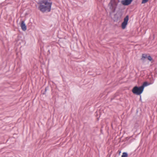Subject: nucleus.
Returning a JSON list of instances; mask_svg holds the SVG:
<instances>
[{"label":"nucleus","instance_id":"nucleus-1","mask_svg":"<svg viewBox=\"0 0 157 157\" xmlns=\"http://www.w3.org/2000/svg\"><path fill=\"white\" fill-rule=\"evenodd\" d=\"M39 6L38 9L42 13L50 11L52 5V2H49L48 0L40 1L38 3Z\"/></svg>","mask_w":157,"mask_h":157},{"label":"nucleus","instance_id":"nucleus-2","mask_svg":"<svg viewBox=\"0 0 157 157\" xmlns=\"http://www.w3.org/2000/svg\"><path fill=\"white\" fill-rule=\"evenodd\" d=\"M143 90L141 86L138 87L136 86L133 88L132 91L134 94L139 95L142 93Z\"/></svg>","mask_w":157,"mask_h":157},{"label":"nucleus","instance_id":"nucleus-3","mask_svg":"<svg viewBox=\"0 0 157 157\" xmlns=\"http://www.w3.org/2000/svg\"><path fill=\"white\" fill-rule=\"evenodd\" d=\"M117 5V3L115 0H111L109 4V8L113 12H115Z\"/></svg>","mask_w":157,"mask_h":157},{"label":"nucleus","instance_id":"nucleus-4","mask_svg":"<svg viewBox=\"0 0 157 157\" xmlns=\"http://www.w3.org/2000/svg\"><path fill=\"white\" fill-rule=\"evenodd\" d=\"M128 16L127 15L124 19V21L121 24V27L123 29L125 28L126 25H127L128 22Z\"/></svg>","mask_w":157,"mask_h":157},{"label":"nucleus","instance_id":"nucleus-5","mask_svg":"<svg viewBox=\"0 0 157 157\" xmlns=\"http://www.w3.org/2000/svg\"><path fill=\"white\" fill-rule=\"evenodd\" d=\"M132 1V0H124L122 1V3L124 5L128 6L130 4Z\"/></svg>","mask_w":157,"mask_h":157},{"label":"nucleus","instance_id":"nucleus-6","mask_svg":"<svg viewBox=\"0 0 157 157\" xmlns=\"http://www.w3.org/2000/svg\"><path fill=\"white\" fill-rule=\"evenodd\" d=\"M21 26L23 31H25L26 30L27 27L25 25L24 21H22L21 25Z\"/></svg>","mask_w":157,"mask_h":157},{"label":"nucleus","instance_id":"nucleus-7","mask_svg":"<svg viewBox=\"0 0 157 157\" xmlns=\"http://www.w3.org/2000/svg\"><path fill=\"white\" fill-rule=\"evenodd\" d=\"M148 85V83L147 82H144L143 83L142 85L141 86V87L143 88V89L144 90V88L145 87L147 86Z\"/></svg>","mask_w":157,"mask_h":157},{"label":"nucleus","instance_id":"nucleus-8","mask_svg":"<svg viewBox=\"0 0 157 157\" xmlns=\"http://www.w3.org/2000/svg\"><path fill=\"white\" fill-rule=\"evenodd\" d=\"M147 55L146 54H143L141 58L142 60L144 61V59L147 57Z\"/></svg>","mask_w":157,"mask_h":157},{"label":"nucleus","instance_id":"nucleus-9","mask_svg":"<svg viewBox=\"0 0 157 157\" xmlns=\"http://www.w3.org/2000/svg\"><path fill=\"white\" fill-rule=\"evenodd\" d=\"M128 156V154L126 152H124L122 153L121 157H127Z\"/></svg>","mask_w":157,"mask_h":157},{"label":"nucleus","instance_id":"nucleus-10","mask_svg":"<svg viewBox=\"0 0 157 157\" xmlns=\"http://www.w3.org/2000/svg\"><path fill=\"white\" fill-rule=\"evenodd\" d=\"M147 58L148 60L151 61L152 60V58L150 56H147Z\"/></svg>","mask_w":157,"mask_h":157},{"label":"nucleus","instance_id":"nucleus-11","mask_svg":"<svg viewBox=\"0 0 157 157\" xmlns=\"http://www.w3.org/2000/svg\"><path fill=\"white\" fill-rule=\"evenodd\" d=\"M148 0H142V3L144 4L147 2Z\"/></svg>","mask_w":157,"mask_h":157}]
</instances>
